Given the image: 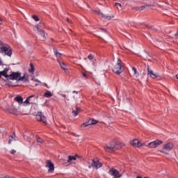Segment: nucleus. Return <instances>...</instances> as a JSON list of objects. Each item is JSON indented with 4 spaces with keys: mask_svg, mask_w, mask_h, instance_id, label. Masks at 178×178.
<instances>
[{
    "mask_svg": "<svg viewBox=\"0 0 178 178\" xmlns=\"http://www.w3.org/2000/svg\"><path fill=\"white\" fill-rule=\"evenodd\" d=\"M123 147H124V143L116 140H112L104 146V149L106 151V152H113V151L120 149L123 148Z\"/></svg>",
    "mask_w": 178,
    "mask_h": 178,
    "instance_id": "f257e3e1",
    "label": "nucleus"
},
{
    "mask_svg": "<svg viewBox=\"0 0 178 178\" xmlns=\"http://www.w3.org/2000/svg\"><path fill=\"white\" fill-rule=\"evenodd\" d=\"M124 70V68L123 67V65H122V60H120V58H118L116 65H115L113 67V73L119 76L120 74H122V73H123Z\"/></svg>",
    "mask_w": 178,
    "mask_h": 178,
    "instance_id": "f03ea898",
    "label": "nucleus"
},
{
    "mask_svg": "<svg viewBox=\"0 0 178 178\" xmlns=\"http://www.w3.org/2000/svg\"><path fill=\"white\" fill-rule=\"evenodd\" d=\"M38 99V96H36L35 95H31V96H29L26 98V99L24 102V105H35L37 104Z\"/></svg>",
    "mask_w": 178,
    "mask_h": 178,
    "instance_id": "7ed1b4c3",
    "label": "nucleus"
},
{
    "mask_svg": "<svg viewBox=\"0 0 178 178\" xmlns=\"http://www.w3.org/2000/svg\"><path fill=\"white\" fill-rule=\"evenodd\" d=\"M0 54L12 56V48L8 44H2V47H0Z\"/></svg>",
    "mask_w": 178,
    "mask_h": 178,
    "instance_id": "20e7f679",
    "label": "nucleus"
},
{
    "mask_svg": "<svg viewBox=\"0 0 178 178\" xmlns=\"http://www.w3.org/2000/svg\"><path fill=\"white\" fill-rule=\"evenodd\" d=\"M174 147H175V145H173V143H168L164 145L162 149L159 150V152H162L163 154H165V155H168L169 154V152L173 149Z\"/></svg>",
    "mask_w": 178,
    "mask_h": 178,
    "instance_id": "39448f33",
    "label": "nucleus"
},
{
    "mask_svg": "<svg viewBox=\"0 0 178 178\" xmlns=\"http://www.w3.org/2000/svg\"><path fill=\"white\" fill-rule=\"evenodd\" d=\"M46 168H48V173H54L55 170V165L53 164L51 160H47L46 162Z\"/></svg>",
    "mask_w": 178,
    "mask_h": 178,
    "instance_id": "423d86ee",
    "label": "nucleus"
},
{
    "mask_svg": "<svg viewBox=\"0 0 178 178\" xmlns=\"http://www.w3.org/2000/svg\"><path fill=\"white\" fill-rule=\"evenodd\" d=\"M20 76H22V72H13L9 75V79L10 80H16L17 81H19L20 79Z\"/></svg>",
    "mask_w": 178,
    "mask_h": 178,
    "instance_id": "0eeeda50",
    "label": "nucleus"
},
{
    "mask_svg": "<svg viewBox=\"0 0 178 178\" xmlns=\"http://www.w3.org/2000/svg\"><path fill=\"white\" fill-rule=\"evenodd\" d=\"M36 119L38 122H42L44 124H47V118L42 115V112H38L36 115Z\"/></svg>",
    "mask_w": 178,
    "mask_h": 178,
    "instance_id": "6e6552de",
    "label": "nucleus"
},
{
    "mask_svg": "<svg viewBox=\"0 0 178 178\" xmlns=\"http://www.w3.org/2000/svg\"><path fill=\"white\" fill-rule=\"evenodd\" d=\"M109 175L113 176L114 178H120L122 177V175L119 172V171L115 168H111L108 171Z\"/></svg>",
    "mask_w": 178,
    "mask_h": 178,
    "instance_id": "1a4fd4ad",
    "label": "nucleus"
},
{
    "mask_svg": "<svg viewBox=\"0 0 178 178\" xmlns=\"http://www.w3.org/2000/svg\"><path fill=\"white\" fill-rule=\"evenodd\" d=\"M89 168H94V169H99V168H102V163H99V161L97 159H93L92 163L89 166Z\"/></svg>",
    "mask_w": 178,
    "mask_h": 178,
    "instance_id": "9d476101",
    "label": "nucleus"
},
{
    "mask_svg": "<svg viewBox=\"0 0 178 178\" xmlns=\"http://www.w3.org/2000/svg\"><path fill=\"white\" fill-rule=\"evenodd\" d=\"M131 145L132 147H135L136 148H140V147H143L145 143H141L138 139H134L130 141Z\"/></svg>",
    "mask_w": 178,
    "mask_h": 178,
    "instance_id": "9b49d317",
    "label": "nucleus"
},
{
    "mask_svg": "<svg viewBox=\"0 0 178 178\" xmlns=\"http://www.w3.org/2000/svg\"><path fill=\"white\" fill-rule=\"evenodd\" d=\"M161 144H163V141L156 140L149 143L148 147L149 148H156V147H159V145H161Z\"/></svg>",
    "mask_w": 178,
    "mask_h": 178,
    "instance_id": "f8f14e48",
    "label": "nucleus"
},
{
    "mask_svg": "<svg viewBox=\"0 0 178 178\" xmlns=\"http://www.w3.org/2000/svg\"><path fill=\"white\" fill-rule=\"evenodd\" d=\"M58 62L59 63V65L60 66V68L64 70L65 73L67 74H69L70 72H69V70L67 69V65L66 63H65L63 61H60V60L58 59Z\"/></svg>",
    "mask_w": 178,
    "mask_h": 178,
    "instance_id": "ddd939ff",
    "label": "nucleus"
},
{
    "mask_svg": "<svg viewBox=\"0 0 178 178\" xmlns=\"http://www.w3.org/2000/svg\"><path fill=\"white\" fill-rule=\"evenodd\" d=\"M147 76H149L152 79H156L158 77V74L149 68V65H147Z\"/></svg>",
    "mask_w": 178,
    "mask_h": 178,
    "instance_id": "4468645a",
    "label": "nucleus"
},
{
    "mask_svg": "<svg viewBox=\"0 0 178 178\" xmlns=\"http://www.w3.org/2000/svg\"><path fill=\"white\" fill-rule=\"evenodd\" d=\"M29 79V74H27L26 73H24L22 76V75L19 76V81H23V83H26V81H28Z\"/></svg>",
    "mask_w": 178,
    "mask_h": 178,
    "instance_id": "2eb2a0df",
    "label": "nucleus"
},
{
    "mask_svg": "<svg viewBox=\"0 0 178 178\" xmlns=\"http://www.w3.org/2000/svg\"><path fill=\"white\" fill-rule=\"evenodd\" d=\"M97 123H98V122H97L96 120H94L92 119H90L88 120V122H84L83 124V126H84L85 127H87V126H91L92 124H97Z\"/></svg>",
    "mask_w": 178,
    "mask_h": 178,
    "instance_id": "dca6fc26",
    "label": "nucleus"
},
{
    "mask_svg": "<svg viewBox=\"0 0 178 178\" xmlns=\"http://www.w3.org/2000/svg\"><path fill=\"white\" fill-rule=\"evenodd\" d=\"M37 31L39 33L40 35H42V37L45 40V31L38 27V26H36Z\"/></svg>",
    "mask_w": 178,
    "mask_h": 178,
    "instance_id": "f3484780",
    "label": "nucleus"
},
{
    "mask_svg": "<svg viewBox=\"0 0 178 178\" xmlns=\"http://www.w3.org/2000/svg\"><path fill=\"white\" fill-rule=\"evenodd\" d=\"M15 101H16V102H17L19 105H22V104H24V102H23V97H22V96L15 97Z\"/></svg>",
    "mask_w": 178,
    "mask_h": 178,
    "instance_id": "a211bd4d",
    "label": "nucleus"
},
{
    "mask_svg": "<svg viewBox=\"0 0 178 178\" xmlns=\"http://www.w3.org/2000/svg\"><path fill=\"white\" fill-rule=\"evenodd\" d=\"M76 158H79V155L76 154L75 156H69L67 163H72V161H76Z\"/></svg>",
    "mask_w": 178,
    "mask_h": 178,
    "instance_id": "6ab92c4d",
    "label": "nucleus"
},
{
    "mask_svg": "<svg viewBox=\"0 0 178 178\" xmlns=\"http://www.w3.org/2000/svg\"><path fill=\"white\" fill-rule=\"evenodd\" d=\"M30 67L31 68L28 70V72L29 73H32V74H34V72H35V67H34V65L32 63H30Z\"/></svg>",
    "mask_w": 178,
    "mask_h": 178,
    "instance_id": "aec40b11",
    "label": "nucleus"
},
{
    "mask_svg": "<svg viewBox=\"0 0 178 178\" xmlns=\"http://www.w3.org/2000/svg\"><path fill=\"white\" fill-rule=\"evenodd\" d=\"M79 112H80V108L79 107H76L75 110H73L72 111L73 116H77V115H79Z\"/></svg>",
    "mask_w": 178,
    "mask_h": 178,
    "instance_id": "412c9836",
    "label": "nucleus"
},
{
    "mask_svg": "<svg viewBox=\"0 0 178 178\" xmlns=\"http://www.w3.org/2000/svg\"><path fill=\"white\" fill-rule=\"evenodd\" d=\"M0 75L1 76H3V77H5L6 79H9V75L8 74V73L5 72L4 71H1Z\"/></svg>",
    "mask_w": 178,
    "mask_h": 178,
    "instance_id": "4be33fe9",
    "label": "nucleus"
},
{
    "mask_svg": "<svg viewBox=\"0 0 178 178\" xmlns=\"http://www.w3.org/2000/svg\"><path fill=\"white\" fill-rule=\"evenodd\" d=\"M44 96L46 97V98H49V97H52V93L49 91L48 92H46L44 95Z\"/></svg>",
    "mask_w": 178,
    "mask_h": 178,
    "instance_id": "5701e85b",
    "label": "nucleus"
},
{
    "mask_svg": "<svg viewBox=\"0 0 178 178\" xmlns=\"http://www.w3.org/2000/svg\"><path fill=\"white\" fill-rule=\"evenodd\" d=\"M36 141L37 143H44L43 139L40 138V136H36Z\"/></svg>",
    "mask_w": 178,
    "mask_h": 178,
    "instance_id": "b1692460",
    "label": "nucleus"
},
{
    "mask_svg": "<svg viewBox=\"0 0 178 178\" xmlns=\"http://www.w3.org/2000/svg\"><path fill=\"white\" fill-rule=\"evenodd\" d=\"M95 13H97V15H99L100 16H102V17H104V19H106V15H104V14H102V13H99V11H95Z\"/></svg>",
    "mask_w": 178,
    "mask_h": 178,
    "instance_id": "393cba45",
    "label": "nucleus"
},
{
    "mask_svg": "<svg viewBox=\"0 0 178 178\" xmlns=\"http://www.w3.org/2000/svg\"><path fill=\"white\" fill-rule=\"evenodd\" d=\"M32 18L34 19L35 22H40V18L38 17V16L33 15Z\"/></svg>",
    "mask_w": 178,
    "mask_h": 178,
    "instance_id": "a878e982",
    "label": "nucleus"
},
{
    "mask_svg": "<svg viewBox=\"0 0 178 178\" xmlns=\"http://www.w3.org/2000/svg\"><path fill=\"white\" fill-rule=\"evenodd\" d=\"M115 6L117 8V9H119L122 8V4L120 3H115Z\"/></svg>",
    "mask_w": 178,
    "mask_h": 178,
    "instance_id": "bb28decb",
    "label": "nucleus"
},
{
    "mask_svg": "<svg viewBox=\"0 0 178 178\" xmlns=\"http://www.w3.org/2000/svg\"><path fill=\"white\" fill-rule=\"evenodd\" d=\"M54 52H55V55L57 56V58H59V57H60V56L62 55V54H60V53H59V52H58V50H54Z\"/></svg>",
    "mask_w": 178,
    "mask_h": 178,
    "instance_id": "cd10ccee",
    "label": "nucleus"
},
{
    "mask_svg": "<svg viewBox=\"0 0 178 178\" xmlns=\"http://www.w3.org/2000/svg\"><path fill=\"white\" fill-rule=\"evenodd\" d=\"M24 140H26V141H29V143H31V140L29 138V136L24 135Z\"/></svg>",
    "mask_w": 178,
    "mask_h": 178,
    "instance_id": "c85d7f7f",
    "label": "nucleus"
},
{
    "mask_svg": "<svg viewBox=\"0 0 178 178\" xmlns=\"http://www.w3.org/2000/svg\"><path fill=\"white\" fill-rule=\"evenodd\" d=\"M88 59H90V60H92V59H94V55L92 54H90L88 56Z\"/></svg>",
    "mask_w": 178,
    "mask_h": 178,
    "instance_id": "c756f323",
    "label": "nucleus"
},
{
    "mask_svg": "<svg viewBox=\"0 0 178 178\" xmlns=\"http://www.w3.org/2000/svg\"><path fill=\"white\" fill-rule=\"evenodd\" d=\"M145 9V6H140L139 8H137V10H144Z\"/></svg>",
    "mask_w": 178,
    "mask_h": 178,
    "instance_id": "7c9ffc66",
    "label": "nucleus"
},
{
    "mask_svg": "<svg viewBox=\"0 0 178 178\" xmlns=\"http://www.w3.org/2000/svg\"><path fill=\"white\" fill-rule=\"evenodd\" d=\"M31 81H34L35 83H41V81H38V79H35V78H32Z\"/></svg>",
    "mask_w": 178,
    "mask_h": 178,
    "instance_id": "2f4dec72",
    "label": "nucleus"
},
{
    "mask_svg": "<svg viewBox=\"0 0 178 178\" xmlns=\"http://www.w3.org/2000/svg\"><path fill=\"white\" fill-rule=\"evenodd\" d=\"M12 140H13V136H10L8 144H12Z\"/></svg>",
    "mask_w": 178,
    "mask_h": 178,
    "instance_id": "473e14b6",
    "label": "nucleus"
},
{
    "mask_svg": "<svg viewBox=\"0 0 178 178\" xmlns=\"http://www.w3.org/2000/svg\"><path fill=\"white\" fill-rule=\"evenodd\" d=\"M132 70H133L134 74H137V69L136 67H133Z\"/></svg>",
    "mask_w": 178,
    "mask_h": 178,
    "instance_id": "72a5a7b5",
    "label": "nucleus"
},
{
    "mask_svg": "<svg viewBox=\"0 0 178 178\" xmlns=\"http://www.w3.org/2000/svg\"><path fill=\"white\" fill-rule=\"evenodd\" d=\"M112 17H113V16H111V15L106 16V19L107 20H111V19H112Z\"/></svg>",
    "mask_w": 178,
    "mask_h": 178,
    "instance_id": "f704fd0d",
    "label": "nucleus"
},
{
    "mask_svg": "<svg viewBox=\"0 0 178 178\" xmlns=\"http://www.w3.org/2000/svg\"><path fill=\"white\" fill-rule=\"evenodd\" d=\"M3 71H4L5 72L8 73V72H9V67L5 68Z\"/></svg>",
    "mask_w": 178,
    "mask_h": 178,
    "instance_id": "c9c22d12",
    "label": "nucleus"
},
{
    "mask_svg": "<svg viewBox=\"0 0 178 178\" xmlns=\"http://www.w3.org/2000/svg\"><path fill=\"white\" fill-rule=\"evenodd\" d=\"M82 74H83V77H85L86 79H87V77H88L87 74L83 72Z\"/></svg>",
    "mask_w": 178,
    "mask_h": 178,
    "instance_id": "e433bc0d",
    "label": "nucleus"
},
{
    "mask_svg": "<svg viewBox=\"0 0 178 178\" xmlns=\"http://www.w3.org/2000/svg\"><path fill=\"white\" fill-rule=\"evenodd\" d=\"M10 153L13 155L14 154H16V150L12 149Z\"/></svg>",
    "mask_w": 178,
    "mask_h": 178,
    "instance_id": "4c0bfd02",
    "label": "nucleus"
},
{
    "mask_svg": "<svg viewBox=\"0 0 178 178\" xmlns=\"http://www.w3.org/2000/svg\"><path fill=\"white\" fill-rule=\"evenodd\" d=\"M13 177H10L9 175H6L3 178H13Z\"/></svg>",
    "mask_w": 178,
    "mask_h": 178,
    "instance_id": "58836bf2",
    "label": "nucleus"
},
{
    "mask_svg": "<svg viewBox=\"0 0 178 178\" xmlns=\"http://www.w3.org/2000/svg\"><path fill=\"white\" fill-rule=\"evenodd\" d=\"M67 22H68V23H72V20H70L69 18H67Z\"/></svg>",
    "mask_w": 178,
    "mask_h": 178,
    "instance_id": "ea45409f",
    "label": "nucleus"
},
{
    "mask_svg": "<svg viewBox=\"0 0 178 178\" xmlns=\"http://www.w3.org/2000/svg\"><path fill=\"white\" fill-rule=\"evenodd\" d=\"M101 30H102V31H104V33H108V31H106V29H101Z\"/></svg>",
    "mask_w": 178,
    "mask_h": 178,
    "instance_id": "a19ab883",
    "label": "nucleus"
},
{
    "mask_svg": "<svg viewBox=\"0 0 178 178\" xmlns=\"http://www.w3.org/2000/svg\"><path fill=\"white\" fill-rule=\"evenodd\" d=\"M73 94H79V92H76V90H74V91H73Z\"/></svg>",
    "mask_w": 178,
    "mask_h": 178,
    "instance_id": "79ce46f5",
    "label": "nucleus"
},
{
    "mask_svg": "<svg viewBox=\"0 0 178 178\" xmlns=\"http://www.w3.org/2000/svg\"><path fill=\"white\" fill-rule=\"evenodd\" d=\"M2 22H3L2 19L0 18V24H2Z\"/></svg>",
    "mask_w": 178,
    "mask_h": 178,
    "instance_id": "37998d69",
    "label": "nucleus"
},
{
    "mask_svg": "<svg viewBox=\"0 0 178 178\" xmlns=\"http://www.w3.org/2000/svg\"><path fill=\"white\" fill-rule=\"evenodd\" d=\"M62 97H63L64 98H66V95H62Z\"/></svg>",
    "mask_w": 178,
    "mask_h": 178,
    "instance_id": "c03bdc74",
    "label": "nucleus"
},
{
    "mask_svg": "<svg viewBox=\"0 0 178 178\" xmlns=\"http://www.w3.org/2000/svg\"><path fill=\"white\" fill-rule=\"evenodd\" d=\"M175 77L178 79V74L175 75Z\"/></svg>",
    "mask_w": 178,
    "mask_h": 178,
    "instance_id": "a18cd8bd",
    "label": "nucleus"
},
{
    "mask_svg": "<svg viewBox=\"0 0 178 178\" xmlns=\"http://www.w3.org/2000/svg\"><path fill=\"white\" fill-rule=\"evenodd\" d=\"M0 65H2V60H0Z\"/></svg>",
    "mask_w": 178,
    "mask_h": 178,
    "instance_id": "49530a36",
    "label": "nucleus"
},
{
    "mask_svg": "<svg viewBox=\"0 0 178 178\" xmlns=\"http://www.w3.org/2000/svg\"><path fill=\"white\" fill-rule=\"evenodd\" d=\"M35 86H38V83H35Z\"/></svg>",
    "mask_w": 178,
    "mask_h": 178,
    "instance_id": "de8ad7c7",
    "label": "nucleus"
},
{
    "mask_svg": "<svg viewBox=\"0 0 178 178\" xmlns=\"http://www.w3.org/2000/svg\"><path fill=\"white\" fill-rule=\"evenodd\" d=\"M1 77H2V76L0 75V79H1Z\"/></svg>",
    "mask_w": 178,
    "mask_h": 178,
    "instance_id": "09e8293b",
    "label": "nucleus"
}]
</instances>
